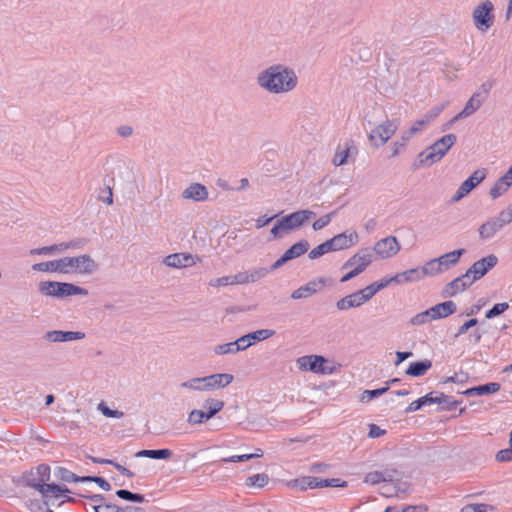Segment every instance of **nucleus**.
I'll list each match as a JSON object with an SVG mask.
<instances>
[{"label":"nucleus","instance_id":"20","mask_svg":"<svg viewBox=\"0 0 512 512\" xmlns=\"http://www.w3.org/2000/svg\"><path fill=\"white\" fill-rule=\"evenodd\" d=\"M275 334L274 330L271 329H260L238 338L242 351L250 347L254 342L263 341Z\"/></svg>","mask_w":512,"mask_h":512},{"label":"nucleus","instance_id":"31","mask_svg":"<svg viewBox=\"0 0 512 512\" xmlns=\"http://www.w3.org/2000/svg\"><path fill=\"white\" fill-rule=\"evenodd\" d=\"M309 249V243L306 240H301L295 244H293L289 249H287L283 254L290 261L292 259L298 258L301 255L305 254Z\"/></svg>","mask_w":512,"mask_h":512},{"label":"nucleus","instance_id":"48","mask_svg":"<svg viewBox=\"0 0 512 512\" xmlns=\"http://www.w3.org/2000/svg\"><path fill=\"white\" fill-rule=\"evenodd\" d=\"M330 251H333L332 250V246H331V243L329 240L325 241L324 243L318 245L317 247H315L314 249H312L309 254H308V257L312 260L314 259H317L319 257H321L322 255L330 252Z\"/></svg>","mask_w":512,"mask_h":512},{"label":"nucleus","instance_id":"16","mask_svg":"<svg viewBox=\"0 0 512 512\" xmlns=\"http://www.w3.org/2000/svg\"><path fill=\"white\" fill-rule=\"evenodd\" d=\"M358 239V234L355 231H346L334 236L329 241L333 251H340L354 246Z\"/></svg>","mask_w":512,"mask_h":512},{"label":"nucleus","instance_id":"59","mask_svg":"<svg viewBox=\"0 0 512 512\" xmlns=\"http://www.w3.org/2000/svg\"><path fill=\"white\" fill-rule=\"evenodd\" d=\"M98 410L101 411L104 416L109 417V418L120 419L124 416V413L122 411L112 410L103 402H101L98 405Z\"/></svg>","mask_w":512,"mask_h":512},{"label":"nucleus","instance_id":"38","mask_svg":"<svg viewBox=\"0 0 512 512\" xmlns=\"http://www.w3.org/2000/svg\"><path fill=\"white\" fill-rule=\"evenodd\" d=\"M512 183L505 180L504 177H500L495 184L491 187L489 194L492 199H497L502 196L511 187Z\"/></svg>","mask_w":512,"mask_h":512},{"label":"nucleus","instance_id":"11","mask_svg":"<svg viewBox=\"0 0 512 512\" xmlns=\"http://www.w3.org/2000/svg\"><path fill=\"white\" fill-rule=\"evenodd\" d=\"M400 248V244L396 237H385L377 241L373 249H371L373 252V260L375 259V254L382 259L391 258L400 251Z\"/></svg>","mask_w":512,"mask_h":512},{"label":"nucleus","instance_id":"3","mask_svg":"<svg viewBox=\"0 0 512 512\" xmlns=\"http://www.w3.org/2000/svg\"><path fill=\"white\" fill-rule=\"evenodd\" d=\"M315 217L316 213L307 209L293 212L277 221L271 229V235L274 239L282 238L285 234L299 229Z\"/></svg>","mask_w":512,"mask_h":512},{"label":"nucleus","instance_id":"24","mask_svg":"<svg viewBox=\"0 0 512 512\" xmlns=\"http://www.w3.org/2000/svg\"><path fill=\"white\" fill-rule=\"evenodd\" d=\"M365 304L362 297L360 296L359 292L356 291L354 293H351L349 295H346L345 297L339 299L336 302V308L339 311H347L352 308H358Z\"/></svg>","mask_w":512,"mask_h":512},{"label":"nucleus","instance_id":"5","mask_svg":"<svg viewBox=\"0 0 512 512\" xmlns=\"http://www.w3.org/2000/svg\"><path fill=\"white\" fill-rule=\"evenodd\" d=\"M373 262V252L370 248H362L352 257H350L342 266V269L352 267L353 269L345 274L341 279V283H345L352 278L358 276L360 273Z\"/></svg>","mask_w":512,"mask_h":512},{"label":"nucleus","instance_id":"27","mask_svg":"<svg viewBox=\"0 0 512 512\" xmlns=\"http://www.w3.org/2000/svg\"><path fill=\"white\" fill-rule=\"evenodd\" d=\"M440 402L437 398V393L430 392L423 397L418 398L417 400L410 403V405L405 409L406 413H412L420 410L422 407L426 405L437 404Z\"/></svg>","mask_w":512,"mask_h":512},{"label":"nucleus","instance_id":"53","mask_svg":"<svg viewBox=\"0 0 512 512\" xmlns=\"http://www.w3.org/2000/svg\"><path fill=\"white\" fill-rule=\"evenodd\" d=\"M86 241L82 239H74L68 242H62L58 244L59 252H64L70 249H81L85 245Z\"/></svg>","mask_w":512,"mask_h":512},{"label":"nucleus","instance_id":"7","mask_svg":"<svg viewBox=\"0 0 512 512\" xmlns=\"http://www.w3.org/2000/svg\"><path fill=\"white\" fill-rule=\"evenodd\" d=\"M398 127V120H386L372 129L368 138L375 147H381L391 139Z\"/></svg>","mask_w":512,"mask_h":512},{"label":"nucleus","instance_id":"29","mask_svg":"<svg viewBox=\"0 0 512 512\" xmlns=\"http://www.w3.org/2000/svg\"><path fill=\"white\" fill-rule=\"evenodd\" d=\"M432 367V362L428 359L413 362L406 370V374L413 377L423 376Z\"/></svg>","mask_w":512,"mask_h":512},{"label":"nucleus","instance_id":"19","mask_svg":"<svg viewBox=\"0 0 512 512\" xmlns=\"http://www.w3.org/2000/svg\"><path fill=\"white\" fill-rule=\"evenodd\" d=\"M209 192L201 183H191L181 193V197L185 200H192L195 202H203L208 199Z\"/></svg>","mask_w":512,"mask_h":512},{"label":"nucleus","instance_id":"23","mask_svg":"<svg viewBox=\"0 0 512 512\" xmlns=\"http://www.w3.org/2000/svg\"><path fill=\"white\" fill-rule=\"evenodd\" d=\"M433 320L446 318L456 312L457 306L451 301H445L429 308Z\"/></svg>","mask_w":512,"mask_h":512},{"label":"nucleus","instance_id":"17","mask_svg":"<svg viewBox=\"0 0 512 512\" xmlns=\"http://www.w3.org/2000/svg\"><path fill=\"white\" fill-rule=\"evenodd\" d=\"M483 102L484 97L482 94L480 92H475L466 102L462 111L455 115L450 123L452 124L460 119H464L473 115L482 106Z\"/></svg>","mask_w":512,"mask_h":512},{"label":"nucleus","instance_id":"50","mask_svg":"<svg viewBox=\"0 0 512 512\" xmlns=\"http://www.w3.org/2000/svg\"><path fill=\"white\" fill-rule=\"evenodd\" d=\"M55 476L56 478L65 482H78V476L71 472L70 470L63 467L56 468Z\"/></svg>","mask_w":512,"mask_h":512},{"label":"nucleus","instance_id":"25","mask_svg":"<svg viewBox=\"0 0 512 512\" xmlns=\"http://www.w3.org/2000/svg\"><path fill=\"white\" fill-rule=\"evenodd\" d=\"M501 388V385L497 382H490L484 385L475 386L469 389H466L461 394L465 396H482V395H488V394H494L498 392Z\"/></svg>","mask_w":512,"mask_h":512},{"label":"nucleus","instance_id":"55","mask_svg":"<svg viewBox=\"0 0 512 512\" xmlns=\"http://www.w3.org/2000/svg\"><path fill=\"white\" fill-rule=\"evenodd\" d=\"M380 473L382 474L383 483L394 482L401 476L400 472L394 467H386Z\"/></svg>","mask_w":512,"mask_h":512},{"label":"nucleus","instance_id":"39","mask_svg":"<svg viewBox=\"0 0 512 512\" xmlns=\"http://www.w3.org/2000/svg\"><path fill=\"white\" fill-rule=\"evenodd\" d=\"M204 381L203 377H194L190 378L186 381H183L179 384L181 388L194 391V392H206V385L202 382Z\"/></svg>","mask_w":512,"mask_h":512},{"label":"nucleus","instance_id":"2","mask_svg":"<svg viewBox=\"0 0 512 512\" xmlns=\"http://www.w3.org/2000/svg\"><path fill=\"white\" fill-rule=\"evenodd\" d=\"M457 136L455 134H446L435 141L432 145L420 152L417 160L413 163L414 169L420 167H429L439 162L456 143Z\"/></svg>","mask_w":512,"mask_h":512},{"label":"nucleus","instance_id":"14","mask_svg":"<svg viewBox=\"0 0 512 512\" xmlns=\"http://www.w3.org/2000/svg\"><path fill=\"white\" fill-rule=\"evenodd\" d=\"M233 379L232 374L216 373L204 376V381L202 382L206 385V392H209L227 387L233 382Z\"/></svg>","mask_w":512,"mask_h":512},{"label":"nucleus","instance_id":"22","mask_svg":"<svg viewBox=\"0 0 512 512\" xmlns=\"http://www.w3.org/2000/svg\"><path fill=\"white\" fill-rule=\"evenodd\" d=\"M503 228L495 217L488 218L478 228L479 238L481 240L492 239Z\"/></svg>","mask_w":512,"mask_h":512},{"label":"nucleus","instance_id":"61","mask_svg":"<svg viewBox=\"0 0 512 512\" xmlns=\"http://www.w3.org/2000/svg\"><path fill=\"white\" fill-rule=\"evenodd\" d=\"M364 483L370 485H377L383 483L382 474L380 473V471H371L365 475Z\"/></svg>","mask_w":512,"mask_h":512},{"label":"nucleus","instance_id":"21","mask_svg":"<svg viewBox=\"0 0 512 512\" xmlns=\"http://www.w3.org/2000/svg\"><path fill=\"white\" fill-rule=\"evenodd\" d=\"M270 272L271 269H268L266 267H254L246 271H240L238 272L240 284L245 285L249 283L258 282L261 279L265 278Z\"/></svg>","mask_w":512,"mask_h":512},{"label":"nucleus","instance_id":"28","mask_svg":"<svg viewBox=\"0 0 512 512\" xmlns=\"http://www.w3.org/2000/svg\"><path fill=\"white\" fill-rule=\"evenodd\" d=\"M392 280H394L396 284L420 281L422 280L420 268H412L398 273L392 277Z\"/></svg>","mask_w":512,"mask_h":512},{"label":"nucleus","instance_id":"62","mask_svg":"<svg viewBox=\"0 0 512 512\" xmlns=\"http://www.w3.org/2000/svg\"><path fill=\"white\" fill-rule=\"evenodd\" d=\"M444 106H435L430 109L425 115H423L422 119L427 123H431L434 121L443 111Z\"/></svg>","mask_w":512,"mask_h":512},{"label":"nucleus","instance_id":"12","mask_svg":"<svg viewBox=\"0 0 512 512\" xmlns=\"http://www.w3.org/2000/svg\"><path fill=\"white\" fill-rule=\"evenodd\" d=\"M486 178V169L475 170L465 181L461 183L453 196L454 201H459L468 195L476 186H478Z\"/></svg>","mask_w":512,"mask_h":512},{"label":"nucleus","instance_id":"13","mask_svg":"<svg viewBox=\"0 0 512 512\" xmlns=\"http://www.w3.org/2000/svg\"><path fill=\"white\" fill-rule=\"evenodd\" d=\"M43 338L52 343H64L82 340L85 338V333L81 331L50 330L44 334Z\"/></svg>","mask_w":512,"mask_h":512},{"label":"nucleus","instance_id":"10","mask_svg":"<svg viewBox=\"0 0 512 512\" xmlns=\"http://www.w3.org/2000/svg\"><path fill=\"white\" fill-rule=\"evenodd\" d=\"M497 263L498 257L494 254H489L474 262L466 273L471 277L472 281L475 282L485 276Z\"/></svg>","mask_w":512,"mask_h":512},{"label":"nucleus","instance_id":"52","mask_svg":"<svg viewBox=\"0 0 512 512\" xmlns=\"http://www.w3.org/2000/svg\"><path fill=\"white\" fill-rule=\"evenodd\" d=\"M461 512H497V509L488 504H469L464 506Z\"/></svg>","mask_w":512,"mask_h":512},{"label":"nucleus","instance_id":"30","mask_svg":"<svg viewBox=\"0 0 512 512\" xmlns=\"http://www.w3.org/2000/svg\"><path fill=\"white\" fill-rule=\"evenodd\" d=\"M465 253V249H457L448 253H445L438 257V261L443 268H449L450 266H454L458 263L460 257Z\"/></svg>","mask_w":512,"mask_h":512},{"label":"nucleus","instance_id":"35","mask_svg":"<svg viewBox=\"0 0 512 512\" xmlns=\"http://www.w3.org/2000/svg\"><path fill=\"white\" fill-rule=\"evenodd\" d=\"M213 351L216 355L236 354L237 352L242 351V348L239 340L237 339L233 342L216 345L213 348Z\"/></svg>","mask_w":512,"mask_h":512},{"label":"nucleus","instance_id":"51","mask_svg":"<svg viewBox=\"0 0 512 512\" xmlns=\"http://www.w3.org/2000/svg\"><path fill=\"white\" fill-rule=\"evenodd\" d=\"M430 321H433L432 319V316L430 314V310L427 309L425 311H422L418 314H416L415 316H413L409 323L412 325V326H419V325H423V324H426Z\"/></svg>","mask_w":512,"mask_h":512},{"label":"nucleus","instance_id":"54","mask_svg":"<svg viewBox=\"0 0 512 512\" xmlns=\"http://www.w3.org/2000/svg\"><path fill=\"white\" fill-rule=\"evenodd\" d=\"M55 253H60L58 244H53L50 246H44L40 248H34L29 251L30 255H52Z\"/></svg>","mask_w":512,"mask_h":512},{"label":"nucleus","instance_id":"37","mask_svg":"<svg viewBox=\"0 0 512 512\" xmlns=\"http://www.w3.org/2000/svg\"><path fill=\"white\" fill-rule=\"evenodd\" d=\"M443 271L437 258L427 261L422 268H420L422 279L427 276H435Z\"/></svg>","mask_w":512,"mask_h":512},{"label":"nucleus","instance_id":"40","mask_svg":"<svg viewBox=\"0 0 512 512\" xmlns=\"http://www.w3.org/2000/svg\"><path fill=\"white\" fill-rule=\"evenodd\" d=\"M232 285H241L238 273H236L235 275L223 276L216 279H212L209 282V286L211 287H224Z\"/></svg>","mask_w":512,"mask_h":512},{"label":"nucleus","instance_id":"63","mask_svg":"<svg viewBox=\"0 0 512 512\" xmlns=\"http://www.w3.org/2000/svg\"><path fill=\"white\" fill-rule=\"evenodd\" d=\"M358 292L362 297L363 301L366 303L377 293V288H375L374 283H372L367 287L358 290Z\"/></svg>","mask_w":512,"mask_h":512},{"label":"nucleus","instance_id":"15","mask_svg":"<svg viewBox=\"0 0 512 512\" xmlns=\"http://www.w3.org/2000/svg\"><path fill=\"white\" fill-rule=\"evenodd\" d=\"M199 260L189 253H174L166 256L163 263L171 268H185L193 266Z\"/></svg>","mask_w":512,"mask_h":512},{"label":"nucleus","instance_id":"6","mask_svg":"<svg viewBox=\"0 0 512 512\" xmlns=\"http://www.w3.org/2000/svg\"><path fill=\"white\" fill-rule=\"evenodd\" d=\"M493 11L494 5L490 0H485L474 7L472 19L478 31L486 33L494 25L495 16Z\"/></svg>","mask_w":512,"mask_h":512},{"label":"nucleus","instance_id":"46","mask_svg":"<svg viewBox=\"0 0 512 512\" xmlns=\"http://www.w3.org/2000/svg\"><path fill=\"white\" fill-rule=\"evenodd\" d=\"M56 281H42L39 283L38 289L45 296L58 297Z\"/></svg>","mask_w":512,"mask_h":512},{"label":"nucleus","instance_id":"1","mask_svg":"<svg viewBox=\"0 0 512 512\" xmlns=\"http://www.w3.org/2000/svg\"><path fill=\"white\" fill-rule=\"evenodd\" d=\"M257 85L269 94H286L298 85V77L293 68L284 64H273L256 76Z\"/></svg>","mask_w":512,"mask_h":512},{"label":"nucleus","instance_id":"8","mask_svg":"<svg viewBox=\"0 0 512 512\" xmlns=\"http://www.w3.org/2000/svg\"><path fill=\"white\" fill-rule=\"evenodd\" d=\"M327 359L320 355H305L296 360L300 370L311 371L316 374H332L333 369L325 366Z\"/></svg>","mask_w":512,"mask_h":512},{"label":"nucleus","instance_id":"57","mask_svg":"<svg viewBox=\"0 0 512 512\" xmlns=\"http://www.w3.org/2000/svg\"><path fill=\"white\" fill-rule=\"evenodd\" d=\"M388 390H389V386H385V387L378 388V389H374V390H365V391L362 393L361 400H362V401L369 402V401H371L372 399H374L375 397H378V396L383 395V394H384V393H386Z\"/></svg>","mask_w":512,"mask_h":512},{"label":"nucleus","instance_id":"9","mask_svg":"<svg viewBox=\"0 0 512 512\" xmlns=\"http://www.w3.org/2000/svg\"><path fill=\"white\" fill-rule=\"evenodd\" d=\"M331 280L326 277H319L307 282L305 285L294 290L291 294L293 300L305 299L321 292L325 286L330 285Z\"/></svg>","mask_w":512,"mask_h":512},{"label":"nucleus","instance_id":"32","mask_svg":"<svg viewBox=\"0 0 512 512\" xmlns=\"http://www.w3.org/2000/svg\"><path fill=\"white\" fill-rule=\"evenodd\" d=\"M32 270L38 271V272H49V273H60L61 274L60 259L36 263V264L32 265Z\"/></svg>","mask_w":512,"mask_h":512},{"label":"nucleus","instance_id":"4","mask_svg":"<svg viewBox=\"0 0 512 512\" xmlns=\"http://www.w3.org/2000/svg\"><path fill=\"white\" fill-rule=\"evenodd\" d=\"M61 274L91 275L99 269L98 263L88 254L60 258Z\"/></svg>","mask_w":512,"mask_h":512},{"label":"nucleus","instance_id":"26","mask_svg":"<svg viewBox=\"0 0 512 512\" xmlns=\"http://www.w3.org/2000/svg\"><path fill=\"white\" fill-rule=\"evenodd\" d=\"M57 291H58V297L57 298H64L68 296L73 295H88V290L85 288H82L80 286L74 285L72 283H66V282H57Z\"/></svg>","mask_w":512,"mask_h":512},{"label":"nucleus","instance_id":"60","mask_svg":"<svg viewBox=\"0 0 512 512\" xmlns=\"http://www.w3.org/2000/svg\"><path fill=\"white\" fill-rule=\"evenodd\" d=\"M95 512H126L125 508H122L115 504H97L93 505Z\"/></svg>","mask_w":512,"mask_h":512},{"label":"nucleus","instance_id":"34","mask_svg":"<svg viewBox=\"0 0 512 512\" xmlns=\"http://www.w3.org/2000/svg\"><path fill=\"white\" fill-rule=\"evenodd\" d=\"M136 457H147L151 459H169L172 456L170 449L141 450L135 454Z\"/></svg>","mask_w":512,"mask_h":512},{"label":"nucleus","instance_id":"43","mask_svg":"<svg viewBox=\"0 0 512 512\" xmlns=\"http://www.w3.org/2000/svg\"><path fill=\"white\" fill-rule=\"evenodd\" d=\"M354 149L355 150V147L353 146L352 143H346L345 144V148L343 150H338L334 157H333V164L335 166H341V165H344L346 162H347V159L349 157V154H350V151Z\"/></svg>","mask_w":512,"mask_h":512},{"label":"nucleus","instance_id":"44","mask_svg":"<svg viewBox=\"0 0 512 512\" xmlns=\"http://www.w3.org/2000/svg\"><path fill=\"white\" fill-rule=\"evenodd\" d=\"M268 482L269 476L265 473H261L249 476L245 481V485L248 487L263 488Z\"/></svg>","mask_w":512,"mask_h":512},{"label":"nucleus","instance_id":"47","mask_svg":"<svg viewBox=\"0 0 512 512\" xmlns=\"http://www.w3.org/2000/svg\"><path fill=\"white\" fill-rule=\"evenodd\" d=\"M116 495L126 501L143 503L145 501V497L142 494L132 493L125 489H119L116 491Z\"/></svg>","mask_w":512,"mask_h":512},{"label":"nucleus","instance_id":"49","mask_svg":"<svg viewBox=\"0 0 512 512\" xmlns=\"http://www.w3.org/2000/svg\"><path fill=\"white\" fill-rule=\"evenodd\" d=\"M118 175L122 180L130 181L133 178V166L131 163L120 162L117 166Z\"/></svg>","mask_w":512,"mask_h":512},{"label":"nucleus","instance_id":"56","mask_svg":"<svg viewBox=\"0 0 512 512\" xmlns=\"http://www.w3.org/2000/svg\"><path fill=\"white\" fill-rule=\"evenodd\" d=\"M508 308H509V305L506 302L497 303L491 309L486 311L485 317L487 319H492V318L504 313Z\"/></svg>","mask_w":512,"mask_h":512},{"label":"nucleus","instance_id":"64","mask_svg":"<svg viewBox=\"0 0 512 512\" xmlns=\"http://www.w3.org/2000/svg\"><path fill=\"white\" fill-rule=\"evenodd\" d=\"M495 218L500 223L501 227L504 228L512 222V212L507 208L502 210Z\"/></svg>","mask_w":512,"mask_h":512},{"label":"nucleus","instance_id":"41","mask_svg":"<svg viewBox=\"0 0 512 512\" xmlns=\"http://www.w3.org/2000/svg\"><path fill=\"white\" fill-rule=\"evenodd\" d=\"M412 139V137L404 130L401 134L400 139L394 141L391 148V157L398 156L407 146L408 142Z\"/></svg>","mask_w":512,"mask_h":512},{"label":"nucleus","instance_id":"18","mask_svg":"<svg viewBox=\"0 0 512 512\" xmlns=\"http://www.w3.org/2000/svg\"><path fill=\"white\" fill-rule=\"evenodd\" d=\"M474 282L471 277L465 272L463 275L455 278L444 287V294L448 297H453L459 292L465 291Z\"/></svg>","mask_w":512,"mask_h":512},{"label":"nucleus","instance_id":"33","mask_svg":"<svg viewBox=\"0 0 512 512\" xmlns=\"http://www.w3.org/2000/svg\"><path fill=\"white\" fill-rule=\"evenodd\" d=\"M44 489L45 490L42 491V496L45 499L46 504L51 498H58L61 494L70 492V490L65 486L62 487L57 484H47Z\"/></svg>","mask_w":512,"mask_h":512},{"label":"nucleus","instance_id":"58","mask_svg":"<svg viewBox=\"0 0 512 512\" xmlns=\"http://www.w3.org/2000/svg\"><path fill=\"white\" fill-rule=\"evenodd\" d=\"M335 214H336V212L333 211L331 213H328V214L320 217L316 221H314V223L312 225L313 230L318 231V230H321L324 227H326L331 222V220L335 216Z\"/></svg>","mask_w":512,"mask_h":512},{"label":"nucleus","instance_id":"36","mask_svg":"<svg viewBox=\"0 0 512 512\" xmlns=\"http://www.w3.org/2000/svg\"><path fill=\"white\" fill-rule=\"evenodd\" d=\"M224 405V401L211 397L207 398L203 403V407L206 409L210 419L219 413L224 408Z\"/></svg>","mask_w":512,"mask_h":512},{"label":"nucleus","instance_id":"45","mask_svg":"<svg viewBox=\"0 0 512 512\" xmlns=\"http://www.w3.org/2000/svg\"><path fill=\"white\" fill-rule=\"evenodd\" d=\"M437 398L440 401L437 404L442 405V409L447 411L454 410L461 403V401L455 400L444 393H437Z\"/></svg>","mask_w":512,"mask_h":512},{"label":"nucleus","instance_id":"42","mask_svg":"<svg viewBox=\"0 0 512 512\" xmlns=\"http://www.w3.org/2000/svg\"><path fill=\"white\" fill-rule=\"evenodd\" d=\"M210 420L209 415H207L206 411L193 409L188 413L187 423L190 425H199Z\"/></svg>","mask_w":512,"mask_h":512}]
</instances>
